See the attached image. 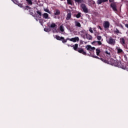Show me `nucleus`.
I'll return each instance as SVG.
<instances>
[{
	"mask_svg": "<svg viewBox=\"0 0 128 128\" xmlns=\"http://www.w3.org/2000/svg\"><path fill=\"white\" fill-rule=\"evenodd\" d=\"M110 64L112 66H117L118 68H120L122 70H126V66L122 65V62L114 60V59H111L110 60Z\"/></svg>",
	"mask_w": 128,
	"mask_h": 128,
	"instance_id": "1",
	"label": "nucleus"
},
{
	"mask_svg": "<svg viewBox=\"0 0 128 128\" xmlns=\"http://www.w3.org/2000/svg\"><path fill=\"white\" fill-rule=\"evenodd\" d=\"M80 6L82 10V12H84L85 14H88V12H90V9L88 8L86 4H82Z\"/></svg>",
	"mask_w": 128,
	"mask_h": 128,
	"instance_id": "2",
	"label": "nucleus"
},
{
	"mask_svg": "<svg viewBox=\"0 0 128 128\" xmlns=\"http://www.w3.org/2000/svg\"><path fill=\"white\" fill-rule=\"evenodd\" d=\"M106 42L108 44L114 46L116 44V40L112 37H110L108 40H106Z\"/></svg>",
	"mask_w": 128,
	"mask_h": 128,
	"instance_id": "3",
	"label": "nucleus"
},
{
	"mask_svg": "<svg viewBox=\"0 0 128 128\" xmlns=\"http://www.w3.org/2000/svg\"><path fill=\"white\" fill-rule=\"evenodd\" d=\"M110 6L112 9V10H114V12H118V8L116 2L111 3L110 4Z\"/></svg>",
	"mask_w": 128,
	"mask_h": 128,
	"instance_id": "4",
	"label": "nucleus"
},
{
	"mask_svg": "<svg viewBox=\"0 0 128 128\" xmlns=\"http://www.w3.org/2000/svg\"><path fill=\"white\" fill-rule=\"evenodd\" d=\"M68 46H70L71 48H73L74 50L78 52V44H76L73 46L70 45L68 44H67Z\"/></svg>",
	"mask_w": 128,
	"mask_h": 128,
	"instance_id": "5",
	"label": "nucleus"
},
{
	"mask_svg": "<svg viewBox=\"0 0 128 128\" xmlns=\"http://www.w3.org/2000/svg\"><path fill=\"white\" fill-rule=\"evenodd\" d=\"M78 52L80 54H84V56H86V52L84 51V48H78Z\"/></svg>",
	"mask_w": 128,
	"mask_h": 128,
	"instance_id": "6",
	"label": "nucleus"
},
{
	"mask_svg": "<svg viewBox=\"0 0 128 128\" xmlns=\"http://www.w3.org/2000/svg\"><path fill=\"white\" fill-rule=\"evenodd\" d=\"M68 40L70 42H78L80 40V38H78V36H76L72 38H69Z\"/></svg>",
	"mask_w": 128,
	"mask_h": 128,
	"instance_id": "7",
	"label": "nucleus"
},
{
	"mask_svg": "<svg viewBox=\"0 0 128 128\" xmlns=\"http://www.w3.org/2000/svg\"><path fill=\"white\" fill-rule=\"evenodd\" d=\"M86 50H90V52H92V50H96V48L92 47L90 45H87L86 47Z\"/></svg>",
	"mask_w": 128,
	"mask_h": 128,
	"instance_id": "8",
	"label": "nucleus"
},
{
	"mask_svg": "<svg viewBox=\"0 0 128 128\" xmlns=\"http://www.w3.org/2000/svg\"><path fill=\"white\" fill-rule=\"evenodd\" d=\"M85 36L88 40H92V36L86 33Z\"/></svg>",
	"mask_w": 128,
	"mask_h": 128,
	"instance_id": "9",
	"label": "nucleus"
},
{
	"mask_svg": "<svg viewBox=\"0 0 128 128\" xmlns=\"http://www.w3.org/2000/svg\"><path fill=\"white\" fill-rule=\"evenodd\" d=\"M104 28H110V22L108 21L104 22Z\"/></svg>",
	"mask_w": 128,
	"mask_h": 128,
	"instance_id": "10",
	"label": "nucleus"
},
{
	"mask_svg": "<svg viewBox=\"0 0 128 128\" xmlns=\"http://www.w3.org/2000/svg\"><path fill=\"white\" fill-rule=\"evenodd\" d=\"M54 12V16H60V10L58 9H55Z\"/></svg>",
	"mask_w": 128,
	"mask_h": 128,
	"instance_id": "11",
	"label": "nucleus"
},
{
	"mask_svg": "<svg viewBox=\"0 0 128 128\" xmlns=\"http://www.w3.org/2000/svg\"><path fill=\"white\" fill-rule=\"evenodd\" d=\"M92 44L93 46H96L98 44V46H102V44L100 41H94L92 42Z\"/></svg>",
	"mask_w": 128,
	"mask_h": 128,
	"instance_id": "12",
	"label": "nucleus"
},
{
	"mask_svg": "<svg viewBox=\"0 0 128 128\" xmlns=\"http://www.w3.org/2000/svg\"><path fill=\"white\" fill-rule=\"evenodd\" d=\"M42 16L43 18H44L45 20H49L50 17L48 16V13H44L42 14Z\"/></svg>",
	"mask_w": 128,
	"mask_h": 128,
	"instance_id": "13",
	"label": "nucleus"
},
{
	"mask_svg": "<svg viewBox=\"0 0 128 128\" xmlns=\"http://www.w3.org/2000/svg\"><path fill=\"white\" fill-rule=\"evenodd\" d=\"M72 18V14L69 12L67 14L66 20H70Z\"/></svg>",
	"mask_w": 128,
	"mask_h": 128,
	"instance_id": "14",
	"label": "nucleus"
},
{
	"mask_svg": "<svg viewBox=\"0 0 128 128\" xmlns=\"http://www.w3.org/2000/svg\"><path fill=\"white\" fill-rule=\"evenodd\" d=\"M56 40H64V37L62 36H60L58 35H56Z\"/></svg>",
	"mask_w": 128,
	"mask_h": 128,
	"instance_id": "15",
	"label": "nucleus"
},
{
	"mask_svg": "<svg viewBox=\"0 0 128 128\" xmlns=\"http://www.w3.org/2000/svg\"><path fill=\"white\" fill-rule=\"evenodd\" d=\"M74 24H75L76 26H77L78 28H80V26H82L80 23L78 21H75Z\"/></svg>",
	"mask_w": 128,
	"mask_h": 128,
	"instance_id": "16",
	"label": "nucleus"
},
{
	"mask_svg": "<svg viewBox=\"0 0 128 128\" xmlns=\"http://www.w3.org/2000/svg\"><path fill=\"white\" fill-rule=\"evenodd\" d=\"M36 14H37V16H38V18H42V12H40V10H38L36 11Z\"/></svg>",
	"mask_w": 128,
	"mask_h": 128,
	"instance_id": "17",
	"label": "nucleus"
},
{
	"mask_svg": "<svg viewBox=\"0 0 128 128\" xmlns=\"http://www.w3.org/2000/svg\"><path fill=\"white\" fill-rule=\"evenodd\" d=\"M114 33L116 34H122L118 28H115L114 29Z\"/></svg>",
	"mask_w": 128,
	"mask_h": 128,
	"instance_id": "18",
	"label": "nucleus"
},
{
	"mask_svg": "<svg viewBox=\"0 0 128 128\" xmlns=\"http://www.w3.org/2000/svg\"><path fill=\"white\" fill-rule=\"evenodd\" d=\"M68 4L72 6L74 4V1L72 0H66Z\"/></svg>",
	"mask_w": 128,
	"mask_h": 128,
	"instance_id": "19",
	"label": "nucleus"
},
{
	"mask_svg": "<svg viewBox=\"0 0 128 128\" xmlns=\"http://www.w3.org/2000/svg\"><path fill=\"white\" fill-rule=\"evenodd\" d=\"M120 42L122 44V46H124V44H126V42L124 40V38H120Z\"/></svg>",
	"mask_w": 128,
	"mask_h": 128,
	"instance_id": "20",
	"label": "nucleus"
},
{
	"mask_svg": "<svg viewBox=\"0 0 128 128\" xmlns=\"http://www.w3.org/2000/svg\"><path fill=\"white\" fill-rule=\"evenodd\" d=\"M60 30L62 32H64V28L62 25L60 26Z\"/></svg>",
	"mask_w": 128,
	"mask_h": 128,
	"instance_id": "21",
	"label": "nucleus"
},
{
	"mask_svg": "<svg viewBox=\"0 0 128 128\" xmlns=\"http://www.w3.org/2000/svg\"><path fill=\"white\" fill-rule=\"evenodd\" d=\"M26 1L27 2L28 6H32V0H26Z\"/></svg>",
	"mask_w": 128,
	"mask_h": 128,
	"instance_id": "22",
	"label": "nucleus"
},
{
	"mask_svg": "<svg viewBox=\"0 0 128 128\" xmlns=\"http://www.w3.org/2000/svg\"><path fill=\"white\" fill-rule=\"evenodd\" d=\"M76 17L77 18H80L82 17V13L81 12H78L77 14L76 15Z\"/></svg>",
	"mask_w": 128,
	"mask_h": 128,
	"instance_id": "23",
	"label": "nucleus"
},
{
	"mask_svg": "<svg viewBox=\"0 0 128 128\" xmlns=\"http://www.w3.org/2000/svg\"><path fill=\"white\" fill-rule=\"evenodd\" d=\"M68 39H70V38H66V39L64 38V39H62V42L63 44H64L66 42H68Z\"/></svg>",
	"mask_w": 128,
	"mask_h": 128,
	"instance_id": "24",
	"label": "nucleus"
},
{
	"mask_svg": "<svg viewBox=\"0 0 128 128\" xmlns=\"http://www.w3.org/2000/svg\"><path fill=\"white\" fill-rule=\"evenodd\" d=\"M117 50H118L117 52L118 54H122V53L124 54V51L121 48H118Z\"/></svg>",
	"mask_w": 128,
	"mask_h": 128,
	"instance_id": "25",
	"label": "nucleus"
},
{
	"mask_svg": "<svg viewBox=\"0 0 128 128\" xmlns=\"http://www.w3.org/2000/svg\"><path fill=\"white\" fill-rule=\"evenodd\" d=\"M44 12H48L50 14H52V12H50V10L48 8H44Z\"/></svg>",
	"mask_w": 128,
	"mask_h": 128,
	"instance_id": "26",
	"label": "nucleus"
},
{
	"mask_svg": "<svg viewBox=\"0 0 128 128\" xmlns=\"http://www.w3.org/2000/svg\"><path fill=\"white\" fill-rule=\"evenodd\" d=\"M96 54L97 56H100V50L96 49Z\"/></svg>",
	"mask_w": 128,
	"mask_h": 128,
	"instance_id": "27",
	"label": "nucleus"
},
{
	"mask_svg": "<svg viewBox=\"0 0 128 128\" xmlns=\"http://www.w3.org/2000/svg\"><path fill=\"white\" fill-rule=\"evenodd\" d=\"M56 25L54 23H52L50 26V27L52 28H56Z\"/></svg>",
	"mask_w": 128,
	"mask_h": 128,
	"instance_id": "28",
	"label": "nucleus"
},
{
	"mask_svg": "<svg viewBox=\"0 0 128 128\" xmlns=\"http://www.w3.org/2000/svg\"><path fill=\"white\" fill-rule=\"evenodd\" d=\"M100 60H102L104 62H105L106 64V62H108V60H106V59H104V58H100Z\"/></svg>",
	"mask_w": 128,
	"mask_h": 128,
	"instance_id": "29",
	"label": "nucleus"
},
{
	"mask_svg": "<svg viewBox=\"0 0 128 128\" xmlns=\"http://www.w3.org/2000/svg\"><path fill=\"white\" fill-rule=\"evenodd\" d=\"M98 4H102L103 1L102 0H98V2H97Z\"/></svg>",
	"mask_w": 128,
	"mask_h": 128,
	"instance_id": "30",
	"label": "nucleus"
},
{
	"mask_svg": "<svg viewBox=\"0 0 128 128\" xmlns=\"http://www.w3.org/2000/svg\"><path fill=\"white\" fill-rule=\"evenodd\" d=\"M96 38L98 40H102V36H96Z\"/></svg>",
	"mask_w": 128,
	"mask_h": 128,
	"instance_id": "31",
	"label": "nucleus"
},
{
	"mask_svg": "<svg viewBox=\"0 0 128 128\" xmlns=\"http://www.w3.org/2000/svg\"><path fill=\"white\" fill-rule=\"evenodd\" d=\"M75 2H78V4H80L82 2V0H74Z\"/></svg>",
	"mask_w": 128,
	"mask_h": 128,
	"instance_id": "32",
	"label": "nucleus"
},
{
	"mask_svg": "<svg viewBox=\"0 0 128 128\" xmlns=\"http://www.w3.org/2000/svg\"><path fill=\"white\" fill-rule=\"evenodd\" d=\"M89 31L91 34H94V31L92 30V28H90Z\"/></svg>",
	"mask_w": 128,
	"mask_h": 128,
	"instance_id": "33",
	"label": "nucleus"
},
{
	"mask_svg": "<svg viewBox=\"0 0 128 128\" xmlns=\"http://www.w3.org/2000/svg\"><path fill=\"white\" fill-rule=\"evenodd\" d=\"M123 56H124V58L125 60L128 61V57L126 56V55L125 54H124Z\"/></svg>",
	"mask_w": 128,
	"mask_h": 128,
	"instance_id": "34",
	"label": "nucleus"
},
{
	"mask_svg": "<svg viewBox=\"0 0 128 128\" xmlns=\"http://www.w3.org/2000/svg\"><path fill=\"white\" fill-rule=\"evenodd\" d=\"M105 54H108L109 56H110V53L109 52H108L106 51Z\"/></svg>",
	"mask_w": 128,
	"mask_h": 128,
	"instance_id": "35",
	"label": "nucleus"
},
{
	"mask_svg": "<svg viewBox=\"0 0 128 128\" xmlns=\"http://www.w3.org/2000/svg\"><path fill=\"white\" fill-rule=\"evenodd\" d=\"M26 10H30V7L28 6H26Z\"/></svg>",
	"mask_w": 128,
	"mask_h": 128,
	"instance_id": "36",
	"label": "nucleus"
},
{
	"mask_svg": "<svg viewBox=\"0 0 128 128\" xmlns=\"http://www.w3.org/2000/svg\"><path fill=\"white\" fill-rule=\"evenodd\" d=\"M84 42L82 41V40H80V44H84Z\"/></svg>",
	"mask_w": 128,
	"mask_h": 128,
	"instance_id": "37",
	"label": "nucleus"
},
{
	"mask_svg": "<svg viewBox=\"0 0 128 128\" xmlns=\"http://www.w3.org/2000/svg\"><path fill=\"white\" fill-rule=\"evenodd\" d=\"M93 58H98V60H100V58H98V56H93Z\"/></svg>",
	"mask_w": 128,
	"mask_h": 128,
	"instance_id": "38",
	"label": "nucleus"
},
{
	"mask_svg": "<svg viewBox=\"0 0 128 128\" xmlns=\"http://www.w3.org/2000/svg\"><path fill=\"white\" fill-rule=\"evenodd\" d=\"M103 2H108V0H102Z\"/></svg>",
	"mask_w": 128,
	"mask_h": 128,
	"instance_id": "39",
	"label": "nucleus"
},
{
	"mask_svg": "<svg viewBox=\"0 0 128 128\" xmlns=\"http://www.w3.org/2000/svg\"><path fill=\"white\" fill-rule=\"evenodd\" d=\"M110 2H114V0H109Z\"/></svg>",
	"mask_w": 128,
	"mask_h": 128,
	"instance_id": "40",
	"label": "nucleus"
},
{
	"mask_svg": "<svg viewBox=\"0 0 128 128\" xmlns=\"http://www.w3.org/2000/svg\"><path fill=\"white\" fill-rule=\"evenodd\" d=\"M98 28H100V30H102V27L100 26H98Z\"/></svg>",
	"mask_w": 128,
	"mask_h": 128,
	"instance_id": "41",
	"label": "nucleus"
},
{
	"mask_svg": "<svg viewBox=\"0 0 128 128\" xmlns=\"http://www.w3.org/2000/svg\"><path fill=\"white\" fill-rule=\"evenodd\" d=\"M125 26L128 28V24H125Z\"/></svg>",
	"mask_w": 128,
	"mask_h": 128,
	"instance_id": "42",
	"label": "nucleus"
},
{
	"mask_svg": "<svg viewBox=\"0 0 128 128\" xmlns=\"http://www.w3.org/2000/svg\"><path fill=\"white\" fill-rule=\"evenodd\" d=\"M83 38H86V36H83Z\"/></svg>",
	"mask_w": 128,
	"mask_h": 128,
	"instance_id": "43",
	"label": "nucleus"
},
{
	"mask_svg": "<svg viewBox=\"0 0 128 128\" xmlns=\"http://www.w3.org/2000/svg\"><path fill=\"white\" fill-rule=\"evenodd\" d=\"M126 69H124V70H127L128 71V67L126 66Z\"/></svg>",
	"mask_w": 128,
	"mask_h": 128,
	"instance_id": "44",
	"label": "nucleus"
},
{
	"mask_svg": "<svg viewBox=\"0 0 128 128\" xmlns=\"http://www.w3.org/2000/svg\"><path fill=\"white\" fill-rule=\"evenodd\" d=\"M54 18H56V16H54Z\"/></svg>",
	"mask_w": 128,
	"mask_h": 128,
	"instance_id": "45",
	"label": "nucleus"
},
{
	"mask_svg": "<svg viewBox=\"0 0 128 128\" xmlns=\"http://www.w3.org/2000/svg\"><path fill=\"white\" fill-rule=\"evenodd\" d=\"M84 44H86V42H84Z\"/></svg>",
	"mask_w": 128,
	"mask_h": 128,
	"instance_id": "46",
	"label": "nucleus"
},
{
	"mask_svg": "<svg viewBox=\"0 0 128 128\" xmlns=\"http://www.w3.org/2000/svg\"><path fill=\"white\" fill-rule=\"evenodd\" d=\"M12 0V2H14V0Z\"/></svg>",
	"mask_w": 128,
	"mask_h": 128,
	"instance_id": "47",
	"label": "nucleus"
},
{
	"mask_svg": "<svg viewBox=\"0 0 128 128\" xmlns=\"http://www.w3.org/2000/svg\"><path fill=\"white\" fill-rule=\"evenodd\" d=\"M122 28V26L121 25Z\"/></svg>",
	"mask_w": 128,
	"mask_h": 128,
	"instance_id": "48",
	"label": "nucleus"
}]
</instances>
